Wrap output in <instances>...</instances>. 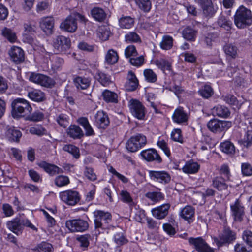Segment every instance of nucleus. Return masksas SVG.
Wrapping results in <instances>:
<instances>
[{"mask_svg":"<svg viewBox=\"0 0 252 252\" xmlns=\"http://www.w3.org/2000/svg\"><path fill=\"white\" fill-rule=\"evenodd\" d=\"M53 46L59 52H65L71 46L70 39L63 35H58L53 39Z\"/></svg>","mask_w":252,"mask_h":252,"instance_id":"nucleus-12","label":"nucleus"},{"mask_svg":"<svg viewBox=\"0 0 252 252\" xmlns=\"http://www.w3.org/2000/svg\"><path fill=\"white\" fill-rule=\"evenodd\" d=\"M44 118V114L42 112L37 110L31 115L28 116L26 117V120L32 122H38L42 121Z\"/></svg>","mask_w":252,"mask_h":252,"instance_id":"nucleus-52","label":"nucleus"},{"mask_svg":"<svg viewBox=\"0 0 252 252\" xmlns=\"http://www.w3.org/2000/svg\"><path fill=\"white\" fill-rule=\"evenodd\" d=\"M60 27L65 31L74 32L77 28L76 18L73 15L68 16L63 22L61 23Z\"/></svg>","mask_w":252,"mask_h":252,"instance_id":"nucleus-20","label":"nucleus"},{"mask_svg":"<svg viewBox=\"0 0 252 252\" xmlns=\"http://www.w3.org/2000/svg\"><path fill=\"white\" fill-rule=\"evenodd\" d=\"M194 209L191 206H186L180 212V216L185 220L189 222L194 215Z\"/></svg>","mask_w":252,"mask_h":252,"instance_id":"nucleus-35","label":"nucleus"},{"mask_svg":"<svg viewBox=\"0 0 252 252\" xmlns=\"http://www.w3.org/2000/svg\"><path fill=\"white\" fill-rule=\"evenodd\" d=\"M27 95L31 100L37 102H42L46 99L45 93L40 90L29 91Z\"/></svg>","mask_w":252,"mask_h":252,"instance_id":"nucleus-29","label":"nucleus"},{"mask_svg":"<svg viewBox=\"0 0 252 252\" xmlns=\"http://www.w3.org/2000/svg\"><path fill=\"white\" fill-rule=\"evenodd\" d=\"M92 16L96 20L99 22L103 21L106 17V14L104 10L99 7H95L91 10Z\"/></svg>","mask_w":252,"mask_h":252,"instance_id":"nucleus-32","label":"nucleus"},{"mask_svg":"<svg viewBox=\"0 0 252 252\" xmlns=\"http://www.w3.org/2000/svg\"><path fill=\"white\" fill-rule=\"evenodd\" d=\"M61 200L67 205L74 206L77 204L80 200L79 192L73 189L66 190L59 193Z\"/></svg>","mask_w":252,"mask_h":252,"instance_id":"nucleus-8","label":"nucleus"},{"mask_svg":"<svg viewBox=\"0 0 252 252\" xmlns=\"http://www.w3.org/2000/svg\"><path fill=\"white\" fill-rule=\"evenodd\" d=\"M6 226L10 230L17 235L22 234L24 226L37 230V228L28 220L18 217L7 221Z\"/></svg>","mask_w":252,"mask_h":252,"instance_id":"nucleus-3","label":"nucleus"},{"mask_svg":"<svg viewBox=\"0 0 252 252\" xmlns=\"http://www.w3.org/2000/svg\"><path fill=\"white\" fill-rule=\"evenodd\" d=\"M11 59L16 64H19L25 60L24 51L17 46H13L8 52Z\"/></svg>","mask_w":252,"mask_h":252,"instance_id":"nucleus-19","label":"nucleus"},{"mask_svg":"<svg viewBox=\"0 0 252 252\" xmlns=\"http://www.w3.org/2000/svg\"><path fill=\"white\" fill-rule=\"evenodd\" d=\"M63 149V151L71 154L76 159L79 158L80 156V151L78 147L71 145H65Z\"/></svg>","mask_w":252,"mask_h":252,"instance_id":"nucleus-41","label":"nucleus"},{"mask_svg":"<svg viewBox=\"0 0 252 252\" xmlns=\"http://www.w3.org/2000/svg\"><path fill=\"white\" fill-rule=\"evenodd\" d=\"M214 115L218 117L227 118L230 115L231 112L229 109L224 105H218L212 109Z\"/></svg>","mask_w":252,"mask_h":252,"instance_id":"nucleus-28","label":"nucleus"},{"mask_svg":"<svg viewBox=\"0 0 252 252\" xmlns=\"http://www.w3.org/2000/svg\"><path fill=\"white\" fill-rule=\"evenodd\" d=\"M8 134L9 138L11 140L16 142H18L22 136L21 132L18 129H16L14 127L10 128L8 130Z\"/></svg>","mask_w":252,"mask_h":252,"instance_id":"nucleus-51","label":"nucleus"},{"mask_svg":"<svg viewBox=\"0 0 252 252\" xmlns=\"http://www.w3.org/2000/svg\"><path fill=\"white\" fill-rule=\"evenodd\" d=\"M188 242L189 244L198 252H214L213 249L201 237H189L188 239Z\"/></svg>","mask_w":252,"mask_h":252,"instance_id":"nucleus-11","label":"nucleus"},{"mask_svg":"<svg viewBox=\"0 0 252 252\" xmlns=\"http://www.w3.org/2000/svg\"><path fill=\"white\" fill-rule=\"evenodd\" d=\"M208 128L214 133H220L232 126V122L218 119L210 120L207 125Z\"/></svg>","mask_w":252,"mask_h":252,"instance_id":"nucleus-5","label":"nucleus"},{"mask_svg":"<svg viewBox=\"0 0 252 252\" xmlns=\"http://www.w3.org/2000/svg\"><path fill=\"white\" fill-rule=\"evenodd\" d=\"M70 183L69 178L66 176L59 175L56 177L54 180L55 184L59 187H62L67 185Z\"/></svg>","mask_w":252,"mask_h":252,"instance_id":"nucleus-48","label":"nucleus"},{"mask_svg":"<svg viewBox=\"0 0 252 252\" xmlns=\"http://www.w3.org/2000/svg\"><path fill=\"white\" fill-rule=\"evenodd\" d=\"M181 130L180 129H174L171 132V139L174 141L181 143H183V137L181 135Z\"/></svg>","mask_w":252,"mask_h":252,"instance_id":"nucleus-60","label":"nucleus"},{"mask_svg":"<svg viewBox=\"0 0 252 252\" xmlns=\"http://www.w3.org/2000/svg\"><path fill=\"white\" fill-rule=\"evenodd\" d=\"M125 41L127 43L141 42L140 36L135 32H129L125 35Z\"/></svg>","mask_w":252,"mask_h":252,"instance_id":"nucleus-40","label":"nucleus"},{"mask_svg":"<svg viewBox=\"0 0 252 252\" xmlns=\"http://www.w3.org/2000/svg\"><path fill=\"white\" fill-rule=\"evenodd\" d=\"M223 50L227 55L233 58H235L237 55V47L231 43L226 44L224 45Z\"/></svg>","mask_w":252,"mask_h":252,"instance_id":"nucleus-42","label":"nucleus"},{"mask_svg":"<svg viewBox=\"0 0 252 252\" xmlns=\"http://www.w3.org/2000/svg\"><path fill=\"white\" fill-rule=\"evenodd\" d=\"M54 19L52 16L44 17L40 19L39 24L42 30L47 34H52L54 27Z\"/></svg>","mask_w":252,"mask_h":252,"instance_id":"nucleus-21","label":"nucleus"},{"mask_svg":"<svg viewBox=\"0 0 252 252\" xmlns=\"http://www.w3.org/2000/svg\"><path fill=\"white\" fill-rule=\"evenodd\" d=\"M73 82L78 90H85L90 87L91 79L89 77L78 76L73 79Z\"/></svg>","mask_w":252,"mask_h":252,"instance_id":"nucleus-27","label":"nucleus"},{"mask_svg":"<svg viewBox=\"0 0 252 252\" xmlns=\"http://www.w3.org/2000/svg\"><path fill=\"white\" fill-rule=\"evenodd\" d=\"M114 239L115 242L118 246L123 245L126 244L128 241L122 231L116 232L115 234Z\"/></svg>","mask_w":252,"mask_h":252,"instance_id":"nucleus-50","label":"nucleus"},{"mask_svg":"<svg viewBox=\"0 0 252 252\" xmlns=\"http://www.w3.org/2000/svg\"><path fill=\"white\" fill-rule=\"evenodd\" d=\"M217 24L218 26L224 29L227 33H230L233 25L230 17L226 13L221 12L219 16Z\"/></svg>","mask_w":252,"mask_h":252,"instance_id":"nucleus-18","label":"nucleus"},{"mask_svg":"<svg viewBox=\"0 0 252 252\" xmlns=\"http://www.w3.org/2000/svg\"><path fill=\"white\" fill-rule=\"evenodd\" d=\"M199 94L205 98H208L213 94V90L209 85H205L198 91Z\"/></svg>","mask_w":252,"mask_h":252,"instance_id":"nucleus-49","label":"nucleus"},{"mask_svg":"<svg viewBox=\"0 0 252 252\" xmlns=\"http://www.w3.org/2000/svg\"><path fill=\"white\" fill-rule=\"evenodd\" d=\"M173 38L169 35H164L160 43V47L163 50H169L173 46Z\"/></svg>","mask_w":252,"mask_h":252,"instance_id":"nucleus-43","label":"nucleus"},{"mask_svg":"<svg viewBox=\"0 0 252 252\" xmlns=\"http://www.w3.org/2000/svg\"><path fill=\"white\" fill-rule=\"evenodd\" d=\"M11 115L14 119L23 117L31 113L32 108L30 103L26 99L17 98L11 102Z\"/></svg>","mask_w":252,"mask_h":252,"instance_id":"nucleus-1","label":"nucleus"},{"mask_svg":"<svg viewBox=\"0 0 252 252\" xmlns=\"http://www.w3.org/2000/svg\"><path fill=\"white\" fill-rule=\"evenodd\" d=\"M129 107L132 115L139 120L143 119L145 116V108L138 100L131 99L129 102Z\"/></svg>","mask_w":252,"mask_h":252,"instance_id":"nucleus-13","label":"nucleus"},{"mask_svg":"<svg viewBox=\"0 0 252 252\" xmlns=\"http://www.w3.org/2000/svg\"><path fill=\"white\" fill-rule=\"evenodd\" d=\"M146 137L141 133L131 136L126 142V147L130 152H135L147 144Z\"/></svg>","mask_w":252,"mask_h":252,"instance_id":"nucleus-4","label":"nucleus"},{"mask_svg":"<svg viewBox=\"0 0 252 252\" xmlns=\"http://www.w3.org/2000/svg\"><path fill=\"white\" fill-rule=\"evenodd\" d=\"M236 238V234L229 228H224L219 238L214 237V241L218 247L233 243Z\"/></svg>","mask_w":252,"mask_h":252,"instance_id":"nucleus-6","label":"nucleus"},{"mask_svg":"<svg viewBox=\"0 0 252 252\" xmlns=\"http://www.w3.org/2000/svg\"><path fill=\"white\" fill-rule=\"evenodd\" d=\"M56 121L61 126L64 128H65L69 123L68 116L64 114H59L56 118Z\"/></svg>","mask_w":252,"mask_h":252,"instance_id":"nucleus-57","label":"nucleus"},{"mask_svg":"<svg viewBox=\"0 0 252 252\" xmlns=\"http://www.w3.org/2000/svg\"><path fill=\"white\" fill-rule=\"evenodd\" d=\"M241 170L243 175L244 176H251L252 175V166L249 163H242Z\"/></svg>","mask_w":252,"mask_h":252,"instance_id":"nucleus-64","label":"nucleus"},{"mask_svg":"<svg viewBox=\"0 0 252 252\" xmlns=\"http://www.w3.org/2000/svg\"><path fill=\"white\" fill-rule=\"evenodd\" d=\"M38 165L51 176L63 173V170L58 166L45 161H41L38 163Z\"/></svg>","mask_w":252,"mask_h":252,"instance_id":"nucleus-24","label":"nucleus"},{"mask_svg":"<svg viewBox=\"0 0 252 252\" xmlns=\"http://www.w3.org/2000/svg\"><path fill=\"white\" fill-rule=\"evenodd\" d=\"M134 1L139 9L144 12H149L152 8L150 0H134Z\"/></svg>","mask_w":252,"mask_h":252,"instance_id":"nucleus-37","label":"nucleus"},{"mask_svg":"<svg viewBox=\"0 0 252 252\" xmlns=\"http://www.w3.org/2000/svg\"><path fill=\"white\" fill-rule=\"evenodd\" d=\"M197 32L190 27H187L183 31V37L190 41H194L195 40Z\"/></svg>","mask_w":252,"mask_h":252,"instance_id":"nucleus-36","label":"nucleus"},{"mask_svg":"<svg viewBox=\"0 0 252 252\" xmlns=\"http://www.w3.org/2000/svg\"><path fill=\"white\" fill-rule=\"evenodd\" d=\"M155 64L163 71L170 70L171 65V63L167 60L163 59L157 60L155 62Z\"/></svg>","mask_w":252,"mask_h":252,"instance_id":"nucleus-46","label":"nucleus"},{"mask_svg":"<svg viewBox=\"0 0 252 252\" xmlns=\"http://www.w3.org/2000/svg\"><path fill=\"white\" fill-rule=\"evenodd\" d=\"M125 55L127 58L137 56L138 53L135 46L133 45L128 46L125 50Z\"/></svg>","mask_w":252,"mask_h":252,"instance_id":"nucleus-58","label":"nucleus"},{"mask_svg":"<svg viewBox=\"0 0 252 252\" xmlns=\"http://www.w3.org/2000/svg\"><path fill=\"white\" fill-rule=\"evenodd\" d=\"M119 23L121 28L130 29L133 25L134 20L130 16H125L119 19Z\"/></svg>","mask_w":252,"mask_h":252,"instance_id":"nucleus-39","label":"nucleus"},{"mask_svg":"<svg viewBox=\"0 0 252 252\" xmlns=\"http://www.w3.org/2000/svg\"><path fill=\"white\" fill-rule=\"evenodd\" d=\"M95 123L98 128L105 129L110 123L108 115L103 111L98 112L95 115Z\"/></svg>","mask_w":252,"mask_h":252,"instance_id":"nucleus-25","label":"nucleus"},{"mask_svg":"<svg viewBox=\"0 0 252 252\" xmlns=\"http://www.w3.org/2000/svg\"><path fill=\"white\" fill-rule=\"evenodd\" d=\"M94 77L103 86H108L112 83L110 76L99 70L97 71Z\"/></svg>","mask_w":252,"mask_h":252,"instance_id":"nucleus-33","label":"nucleus"},{"mask_svg":"<svg viewBox=\"0 0 252 252\" xmlns=\"http://www.w3.org/2000/svg\"><path fill=\"white\" fill-rule=\"evenodd\" d=\"M138 86V80L135 74L130 70L128 72L126 81L125 85V89L128 91H133Z\"/></svg>","mask_w":252,"mask_h":252,"instance_id":"nucleus-23","label":"nucleus"},{"mask_svg":"<svg viewBox=\"0 0 252 252\" xmlns=\"http://www.w3.org/2000/svg\"><path fill=\"white\" fill-rule=\"evenodd\" d=\"M230 208L234 221L242 222L245 216V208L239 199H237L233 204L231 205Z\"/></svg>","mask_w":252,"mask_h":252,"instance_id":"nucleus-14","label":"nucleus"},{"mask_svg":"<svg viewBox=\"0 0 252 252\" xmlns=\"http://www.w3.org/2000/svg\"><path fill=\"white\" fill-rule=\"evenodd\" d=\"M53 249V246L51 244L42 242L37 245L34 251L35 252H52Z\"/></svg>","mask_w":252,"mask_h":252,"instance_id":"nucleus-44","label":"nucleus"},{"mask_svg":"<svg viewBox=\"0 0 252 252\" xmlns=\"http://www.w3.org/2000/svg\"><path fill=\"white\" fill-rule=\"evenodd\" d=\"M230 180H226L223 176H219L215 177L212 180V186L219 191L222 192L224 195H227L229 193L228 191L229 185L227 182Z\"/></svg>","mask_w":252,"mask_h":252,"instance_id":"nucleus-15","label":"nucleus"},{"mask_svg":"<svg viewBox=\"0 0 252 252\" xmlns=\"http://www.w3.org/2000/svg\"><path fill=\"white\" fill-rule=\"evenodd\" d=\"M66 133L68 136L73 139H80L84 135L82 129L75 125H70L67 128Z\"/></svg>","mask_w":252,"mask_h":252,"instance_id":"nucleus-26","label":"nucleus"},{"mask_svg":"<svg viewBox=\"0 0 252 252\" xmlns=\"http://www.w3.org/2000/svg\"><path fill=\"white\" fill-rule=\"evenodd\" d=\"M220 149L222 152L227 154H233L235 153V147L229 141H225L221 143L220 145Z\"/></svg>","mask_w":252,"mask_h":252,"instance_id":"nucleus-45","label":"nucleus"},{"mask_svg":"<svg viewBox=\"0 0 252 252\" xmlns=\"http://www.w3.org/2000/svg\"><path fill=\"white\" fill-rule=\"evenodd\" d=\"M84 175L89 180L91 181H94L96 180L97 179L96 174L94 173L93 169L91 167H85Z\"/></svg>","mask_w":252,"mask_h":252,"instance_id":"nucleus-63","label":"nucleus"},{"mask_svg":"<svg viewBox=\"0 0 252 252\" xmlns=\"http://www.w3.org/2000/svg\"><path fill=\"white\" fill-rule=\"evenodd\" d=\"M146 80L149 82L154 83L157 81V75L152 69H146L144 71Z\"/></svg>","mask_w":252,"mask_h":252,"instance_id":"nucleus-59","label":"nucleus"},{"mask_svg":"<svg viewBox=\"0 0 252 252\" xmlns=\"http://www.w3.org/2000/svg\"><path fill=\"white\" fill-rule=\"evenodd\" d=\"M220 176H223L226 180H230V173L229 167L226 164L222 165L220 170Z\"/></svg>","mask_w":252,"mask_h":252,"instance_id":"nucleus-62","label":"nucleus"},{"mask_svg":"<svg viewBox=\"0 0 252 252\" xmlns=\"http://www.w3.org/2000/svg\"><path fill=\"white\" fill-rule=\"evenodd\" d=\"M51 62H52V68L54 70H58L64 63L63 59L58 56H53Z\"/></svg>","mask_w":252,"mask_h":252,"instance_id":"nucleus-54","label":"nucleus"},{"mask_svg":"<svg viewBox=\"0 0 252 252\" xmlns=\"http://www.w3.org/2000/svg\"><path fill=\"white\" fill-rule=\"evenodd\" d=\"M120 199L123 202L131 205L133 203V199L130 193L126 190H122L120 193Z\"/></svg>","mask_w":252,"mask_h":252,"instance_id":"nucleus-55","label":"nucleus"},{"mask_svg":"<svg viewBox=\"0 0 252 252\" xmlns=\"http://www.w3.org/2000/svg\"><path fill=\"white\" fill-rule=\"evenodd\" d=\"M29 80L42 86L52 88L56 83L54 79L42 74L31 73L29 76Z\"/></svg>","mask_w":252,"mask_h":252,"instance_id":"nucleus-9","label":"nucleus"},{"mask_svg":"<svg viewBox=\"0 0 252 252\" xmlns=\"http://www.w3.org/2000/svg\"><path fill=\"white\" fill-rule=\"evenodd\" d=\"M2 35L9 42L13 43L17 39L16 34L11 29L5 28L2 31Z\"/></svg>","mask_w":252,"mask_h":252,"instance_id":"nucleus-47","label":"nucleus"},{"mask_svg":"<svg viewBox=\"0 0 252 252\" xmlns=\"http://www.w3.org/2000/svg\"><path fill=\"white\" fill-rule=\"evenodd\" d=\"M146 197L155 202H158L164 198L160 192H148L146 194Z\"/></svg>","mask_w":252,"mask_h":252,"instance_id":"nucleus-53","label":"nucleus"},{"mask_svg":"<svg viewBox=\"0 0 252 252\" xmlns=\"http://www.w3.org/2000/svg\"><path fill=\"white\" fill-rule=\"evenodd\" d=\"M235 25L239 28H244L252 23L251 11L243 6H241L236 11L234 16Z\"/></svg>","mask_w":252,"mask_h":252,"instance_id":"nucleus-2","label":"nucleus"},{"mask_svg":"<svg viewBox=\"0 0 252 252\" xmlns=\"http://www.w3.org/2000/svg\"><path fill=\"white\" fill-rule=\"evenodd\" d=\"M104 100L107 103H117L118 95L114 92L105 90L102 94Z\"/></svg>","mask_w":252,"mask_h":252,"instance_id":"nucleus-34","label":"nucleus"},{"mask_svg":"<svg viewBox=\"0 0 252 252\" xmlns=\"http://www.w3.org/2000/svg\"><path fill=\"white\" fill-rule=\"evenodd\" d=\"M149 175L152 180L161 183H168L171 179L170 175L164 171H149Z\"/></svg>","mask_w":252,"mask_h":252,"instance_id":"nucleus-17","label":"nucleus"},{"mask_svg":"<svg viewBox=\"0 0 252 252\" xmlns=\"http://www.w3.org/2000/svg\"><path fill=\"white\" fill-rule=\"evenodd\" d=\"M204 15L206 17H212L215 14L216 11L213 6V4L201 7Z\"/></svg>","mask_w":252,"mask_h":252,"instance_id":"nucleus-61","label":"nucleus"},{"mask_svg":"<svg viewBox=\"0 0 252 252\" xmlns=\"http://www.w3.org/2000/svg\"><path fill=\"white\" fill-rule=\"evenodd\" d=\"M65 226L71 232H83L88 230L89 225L87 221L77 219L66 220Z\"/></svg>","mask_w":252,"mask_h":252,"instance_id":"nucleus-7","label":"nucleus"},{"mask_svg":"<svg viewBox=\"0 0 252 252\" xmlns=\"http://www.w3.org/2000/svg\"><path fill=\"white\" fill-rule=\"evenodd\" d=\"M174 122L177 123H182L187 121L188 117L187 114L184 111L182 108L176 109L172 116Z\"/></svg>","mask_w":252,"mask_h":252,"instance_id":"nucleus-30","label":"nucleus"},{"mask_svg":"<svg viewBox=\"0 0 252 252\" xmlns=\"http://www.w3.org/2000/svg\"><path fill=\"white\" fill-rule=\"evenodd\" d=\"M170 205L168 203L163 204L152 210L153 216L158 219L165 218L168 214Z\"/></svg>","mask_w":252,"mask_h":252,"instance_id":"nucleus-22","label":"nucleus"},{"mask_svg":"<svg viewBox=\"0 0 252 252\" xmlns=\"http://www.w3.org/2000/svg\"><path fill=\"white\" fill-rule=\"evenodd\" d=\"M140 155L144 159L148 162L155 161L160 163L162 161L161 157L154 149L143 150L141 152Z\"/></svg>","mask_w":252,"mask_h":252,"instance_id":"nucleus-16","label":"nucleus"},{"mask_svg":"<svg viewBox=\"0 0 252 252\" xmlns=\"http://www.w3.org/2000/svg\"><path fill=\"white\" fill-rule=\"evenodd\" d=\"M111 220L112 216L110 213L98 210L96 212L95 219L94 220L95 227L96 228H106Z\"/></svg>","mask_w":252,"mask_h":252,"instance_id":"nucleus-10","label":"nucleus"},{"mask_svg":"<svg viewBox=\"0 0 252 252\" xmlns=\"http://www.w3.org/2000/svg\"><path fill=\"white\" fill-rule=\"evenodd\" d=\"M91 236L89 234H86L81 235L78 237L77 240L80 243V246L84 250L88 248L89 245V239L90 238Z\"/></svg>","mask_w":252,"mask_h":252,"instance_id":"nucleus-56","label":"nucleus"},{"mask_svg":"<svg viewBox=\"0 0 252 252\" xmlns=\"http://www.w3.org/2000/svg\"><path fill=\"white\" fill-rule=\"evenodd\" d=\"M119 59L117 52L113 49H110L108 51L105 56V61L108 64H114L116 63Z\"/></svg>","mask_w":252,"mask_h":252,"instance_id":"nucleus-38","label":"nucleus"},{"mask_svg":"<svg viewBox=\"0 0 252 252\" xmlns=\"http://www.w3.org/2000/svg\"><path fill=\"white\" fill-rule=\"evenodd\" d=\"M199 168L198 163L190 160L186 162L182 168V171L185 173L195 174L198 172Z\"/></svg>","mask_w":252,"mask_h":252,"instance_id":"nucleus-31","label":"nucleus"}]
</instances>
